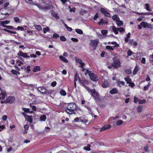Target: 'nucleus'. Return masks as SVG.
Returning a JSON list of instances; mask_svg holds the SVG:
<instances>
[{
    "label": "nucleus",
    "instance_id": "f257e3e1",
    "mask_svg": "<svg viewBox=\"0 0 153 153\" xmlns=\"http://www.w3.org/2000/svg\"><path fill=\"white\" fill-rule=\"evenodd\" d=\"M89 92L91 93V95L93 97L96 102H99L101 101L99 93L96 91L95 89H90L89 90Z\"/></svg>",
    "mask_w": 153,
    "mask_h": 153
},
{
    "label": "nucleus",
    "instance_id": "f03ea898",
    "mask_svg": "<svg viewBox=\"0 0 153 153\" xmlns=\"http://www.w3.org/2000/svg\"><path fill=\"white\" fill-rule=\"evenodd\" d=\"M78 80L80 83L82 84V86L85 88L89 92V90H90V89L85 85V84L88 85L89 84V82L84 78L82 79L81 80L79 79Z\"/></svg>",
    "mask_w": 153,
    "mask_h": 153
},
{
    "label": "nucleus",
    "instance_id": "7ed1b4c3",
    "mask_svg": "<svg viewBox=\"0 0 153 153\" xmlns=\"http://www.w3.org/2000/svg\"><path fill=\"white\" fill-rule=\"evenodd\" d=\"M99 43V40L98 39H96L94 40H91L89 45L93 47L94 49H95Z\"/></svg>",
    "mask_w": 153,
    "mask_h": 153
},
{
    "label": "nucleus",
    "instance_id": "20e7f679",
    "mask_svg": "<svg viewBox=\"0 0 153 153\" xmlns=\"http://www.w3.org/2000/svg\"><path fill=\"white\" fill-rule=\"evenodd\" d=\"M111 65L114 68H118L120 66V62L118 59L115 60L114 61V62Z\"/></svg>",
    "mask_w": 153,
    "mask_h": 153
},
{
    "label": "nucleus",
    "instance_id": "39448f33",
    "mask_svg": "<svg viewBox=\"0 0 153 153\" xmlns=\"http://www.w3.org/2000/svg\"><path fill=\"white\" fill-rule=\"evenodd\" d=\"M15 100V98L13 96L9 97L6 100L4 101L5 103H12Z\"/></svg>",
    "mask_w": 153,
    "mask_h": 153
},
{
    "label": "nucleus",
    "instance_id": "423d86ee",
    "mask_svg": "<svg viewBox=\"0 0 153 153\" xmlns=\"http://www.w3.org/2000/svg\"><path fill=\"white\" fill-rule=\"evenodd\" d=\"M89 75L90 79L94 81H96L98 80L97 75L93 73H89Z\"/></svg>",
    "mask_w": 153,
    "mask_h": 153
},
{
    "label": "nucleus",
    "instance_id": "0eeeda50",
    "mask_svg": "<svg viewBox=\"0 0 153 153\" xmlns=\"http://www.w3.org/2000/svg\"><path fill=\"white\" fill-rule=\"evenodd\" d=\"M112 29L113 31L115 34H117L118 33V31H119L120 32H122L124 31V29L123 27L119 28H116L114 26L113 27Z\"/></svg>",
    "mask_w": 153,
    "mask_h": 153
},
{
    "label": "nucleus",
    "instance_id": "6e6552de",
    "mask_svg": "<svg viewBox=\"0 0 153 153\" xmlns=\"http://www.w3.org/2000/svg\"><path fill=\"white\" fill-rule=\"evenodd\" d=\"M67 107L71 108L75 111L77 109L76 105L75 103H71L69 104L67 106Z\"/></svg>",
    "mask_w": 153,
    "mask_h": 153
},
{
    "label": "nucleus",
    "instance_id": "1a4fd4ad",
    "mask_svg": "<svg viewBox=\"0 0 153 153\" xmlns=\"http://www.w3.org/2000/svg\"><path fill=\"white\" fill-rule=\"evenodd\" d=\"M75 60L76 63H79L80 64V66H79V67L82 68L85 65V64L84 63L82 62V61L81 59L77 57H75Z\"/></svg>",
    "mask_w": 153,
    "mask_h": 153
},
{
    "label": "nucleus",
    "instance_id": "9d476101",
    "mask_svg": "<svg viewBox=\"0 0 153 153\" xmlns=\"http://www.w3.org/2000/svg\"><path fill=\"white\" fill-rule=\"evenodd\" d=\"M37 90L42 94H47L46 89L44 87H40L37 88Z\"/></svg>",
    "mask_w": 153,
    "mask_h": 153
},
{
    "label": "nucleus",
    "instance_id": "9b49d317",
    "mask_svg": "<svg viewBox=\"0 0 153 153\" xmlns=\"http://www.w3.org/2000/svg\"><path fill=\"white\" fill-rule=\"evenodd\" d=\"M101 12L103 13L106 16L109 17H110V13L105 9L103 8L101 9Z\"/></svg>",
    "mask_w": 153,
    "mask_h": 153
},
{
    "label": "nucleus",
    "instance_id": "f8f14e48",
    "mask_svg": "<svg viewBox=\"0 0 153 153\" xmlns=\"http://www.w3.org/2000/svg\"><path fill=\"white\" fill-rule=\"evenodd\" d=\"M35 4V5L36 6L39 8L41 9L45 10L47 9L46 6L45 5L41 4L38 3L37 4Z\"/></svg>",
    "mask_w": 153,
    "mask_h": 153
},
{
    "label": "nucleus",
    "instance_id": "ddd939ff",
    "mask_svg": "<svg viewBox=\"0 0 153 153\" xmlns=\"http://www.w3.org/2000/svg\"><path fill=\"white\" fill-rule=\"evenodd\" d=\"M75 110L67 107V109L65 110V112L69 114H72L74 113Z\"/></svg>",
    "mask_w": 153,
    "mask_h": 153
},
{
    "label": "nucleus",
    "instance_id": "4468645a",
    "mask_svg": "<svg viewBox=\"0 0 153 153\" xmlns=\"http://www.w3.org/2000/svg\"><path fill=\"white\" fill-rule=\"evenodd\" d=\"M6 96V93L1 91L0 94V100H3Z\"/></svg>",
    "mask_w": 153,
    "mask_h": 153
},
{
    "label": "nucleus",
    "instance_id": "2eb2a0df",
    "mask_svg": "<svg viewBox=\"0 0 153 153\" xmlns=\"http://www.w3.org/2000/svg\"><path fill=\"white\" fill-rule=\"evenodd\" d=\"M111 128V126L110 125H105L103 126L100 129V131H104L105 130L110 129Z\"/></svg>",
    "mask_w": 153,
    "mask_h": 153
},
{
    "label": "nucleus",
    "instance_id": "dca6fc26",
    "mask_svg": "<svg viewBox=\"0 0 153 153\" xmlns=\"http://www.w3.org/2000/svg\"><path fill=\"white\" fill-rule=\"evenodd\" d=\"M102 86V87L104 88H106L108 87L109 85L107 81H104L103 82Z\"/></svg>",
    "mask_w": 153,
    "mask_h": 153
},
{
    "label": "nucleus",
    "instance_id": "f3484780",
    "mask_svg": "<svg viewBox=\"0 0 153 153\" xmlns=\"http://www.w3.org/2000/svg\"><path fill=\"white\" fill-rule=\"evenodd\" d=\"M117 85L120 87H121L122 86L124 85L125 84V82H124L119 80L117 81Z\"/></svg>",
    "mask_w": 153,
    "mask_h": 153
},
{
    "label": "nucleus",
    "instance_id": "a211bd4d",
    "mask_svg": "<svg viewBox=\"0 0 153 153\" xmlns=\"http://www.w3.org/2000/svg\"><path fill=\"white\" fill-rule=\"evenodd\" d=\"M59 58L62 61L64 62L67 63L68 62V60L66 59V58L63 56H59Z\"/></svg>",
    "mask_w": 153,
    "mask_h": 153
},
{
    "label": "nucleus",
    "instance_id": "6ab92c4d",
    "mask_svg": "<svg viewBox=\"0 0 153 153\" xmlns=\"http://www.w3.org/2000/svg\"><path fill=\"white\" fill-rule=\"evenodd\" d=\"M34 26L35 27V28L39 31L41 30H42V27L40 25H34Z\"/></svg>",
    "mask_w": 153,
    "mask_h": 153
},
{
    "label": "nucleus",
    "instance_id": "aec40b11",
    "mask_svg": "<svg viewBox=\"0 0 153 153\" xmlns=\"http://www.w3.org/2000/svg\"><path fill=\"white\" fill-rule=\"evenodd\" d=\"M118 92V90L116 88H114L110 91V92L111 94H114L117 93Z\"/></svg>",
    "mask_w": 153,
    "mask_h": 153
},
{
    "label": "nucleus",
    "instance_id": "412c9836",
    "mask_svg": "<svg viewBox=\"0 0 153 153\" xmlns=\"http://www.w3.org/2000/svg\"><path fill=\"white\" fill-rule=\"evenodd\" d=\"M140 25L144 28H147L148 26V23L146 22H142L141 23Z\"/></svg>",
    "mask_w": 153,
    "mask_h": 153
},
{
    "label": "nucleus",
    "instance_id": "4be33fe9",
    "mask_svg": "<svg viewBox=\"0 0 153 153\" xmlns=\"http://www.w3.org/2000/svg\"><path fill=\"white\" fill-rule=\"evenodd\" d=\"M136 99L137 100V102H138L139 104H143V103H144L146 102V100H140L138 99L137 98H136Z\"/></svg>",
    "mask_w": 153,
    "mask_h": 153
},
{
    "label": "nucleus",
    "instance_id": "5701e85b",
    "mask_svg": "<svg viewBox=\"0 0 153 153\" xmlns=\"http://www.w3.org/2000/svg\"><path fill=\"white\" fill-rule=\"evenodd\" d=\"M112 19L114 20L116 22L117 21L119 20V17H118V16L117 15H114L112 17Z\"/></svg>",
    "mask_w": 153,
    "mask_h": 153
},
{
    "label": "nucleus",
    "instance_id": "b1692460",
    "mask_svg": "<svg viewBox=\"0 0 153 153\" xmlns=\"http://www.w3.org/2000/svg\"><path fill=\"white\" fill-rule=\"evenodd\" d=\"M139 70V67L137 66H136L135 68L134 69L133 71V74L134 75L136 74L137 73V72H138V71Z\"/></svg>",
    "mask_w": 153,
    "mask_h": 153
},
{
    "label": "nucleus",
    "instance_id": "393cba45",
    "mask_svg": "<svg viewBox=\"0 0 153 153\" xmlns=\"http://www.w3.org/2000/svg\"><path fill=\"white\" fill-rule=\"evenodd\" d=\"M40 70L39 66H35L33 69V71L34 72H36Z\"/></svg>",
    "mask_w": 153,
    "mask_h": 153
},
{
    "label": "nucleus",
    "instance_id": "a878e982",
    "mask_svg": "<svg viewBox=\"0 0 153 153\" xmlns=\"http://www.w3.org/2000/svg\"><path fill=\"white\" fill-rule=\"evenodd\" d=\"M125 80L127 83H130L131 82V80L129 76H127L124 78Z\"/></svg>",
    "mask_w": 153,
    "mask_h": 153
},
{
    "label": "nucleus",
    "instance_id": "bb28decb",
    "mask_svg": "<svg viewBox=\"0 0 153 153\" xmlns=\"http://www.w3.org/2000/svg\"><path fill=\"white\" fill-rule=\"evenodd\" d=\"M29 127V126L28 125H26L24 126V133H27Z\"/></svg>",
    "mask_w": 153,
    "mask_h": 153
},
{
    "label": "nucleus",
    "instance_id": "cd10ccee",
    "mask_svg": "<svg viewBox=\"0 0 153 153\" xmlns=\"http://www.w3.org/2000/svg\"><path fill=\"white\" fill-rule=\"evenodd\" d=\"M10 23V21L9 20H7L4 21H2L1 22V24L3 27L4 25H5L9 24Z\"/></svg>",
    "mask_w": 153,
    "mask_h": 153
},
{
    "label": "nucleus",
    "instance_id": "c85d7f7f",
    "mask_svg": "<svg viewBox=\"0 0 153 153\" xmlns=\"http://www.w3.org/2000/svg\"><path fill=\"white\" fill-rule=\"evenodd\" d=\"M40 119L41 121H45L46 119V116L45 115H42L40 116Z\"/></svg>",
    "mask_w": 153,
    "mask_h": 153
},
{
    "label": "nucleus",
    "instance_id": "c756f323",
    "mask_svg": "<svg viewBox=\"0 0 153 153\" xmlns=\"http://www.w3.org/2000/svg\"><path fill=\"white\" fill-rule=\"evenodd\" d=\"M143 107L141 105H139L137 107V111L138 113L141 112L142 111Z\"/></svg>",
    "mask_w": 153,
    "mask_h": 153
},
{
    "label": "nucleus",
    "instance_id": "7c9ffc66",
    "mask_svg": "<svg viewBox=\"0 0 153 153\" xmlns=\"http://www.w3.org/2000/svg\"><path fill=\"white\" fill-rule=\"evenodd\" d=\"M27 120L29 121L30 123H31L33 122L32 116H28L27 115Z\"/></svg>",
    "mask_w": 153,
    "mask_h": 153
},
{
    "label": "nucleus",
    "instance_id": "2f4dec72",
    "mask_svg": "<svg viewBox=\"0 0 153 153\" xmlns=\"http://www.w3.org/2000/svg\"><path fill=\"white\" fill-rule=\"evenodd\" d=\"M14 21L16 23H20L21 21L18 17H15L14 18Z\"/></svg>",
    "mask_w": 153,
    "mask_h": 153
},
{
    "label": "nucleus",
    "instance_id": "473e14b6",
    "mask_svg": "<svg viewBox=\"0 0 153 153\" xmlns=\"http://www.w3.org/2000/svg\"><path fill=\"white\" fill-rule=\"evenodd\" d=\"M124 72L127 74H130L131 72V71L129 69H126L124 71Z\"/></svg>",
    "mask_w": 153,
    "mask_h": 153
},
{
    "label": "nucleus",
    "instance_id": "72a5a7b5",
    "mask_svg": "<svg viewBox=\"0 0 153 153\" xmlns=\"http://www.w3.org/2000/svg\"><path fill=\"white\" fill-rule=\"evenodd\" d=\"M3 27H6L9 29H11L12 30H13L14 29H16V28H15L13 27V26H9L7 25H4V26H3Z\"/></svg>",
    "mask_w": 153,
    "mask_h": 153
},
{
    "label": "nucleus",
    "instance_id": "f704fd0d",
    "mask_svg": "<svg viewBox=\"0 0 153 153\" xmlns=\"http://www.w3.org/2000/svg\"><path fill=\"white\" fill-rule=\"evenodd\" d=\"M51 14L52 16L54 17L56 19H58L59 18V16H57V13L54 12H52L51 13Z\"/></svg>",
    "mask_w": 153,
    "mask_h": 153
},
{
    "label": "nucleus",
    "instance_id": "c9c22d12",
    "mask_svg": "<svg viewBox=\"0 0 153 153\" xmlns=\"http://www.w3.org/2000/svg\"><path fill=\"white\" fill-rule=\"evenodd\" d=\"M123 123V121L121 120H119L116 122V124L117 126H120Z\"/></svg>",
    "mask_w": 153,
    "mask_h": 153
},
{
    "label": "nucleus",
    "instance_id": "e433bc0d",
    "mask_svg": "<svg viewBox=\"0 0 153 153\" xmlns=\"http://www.w3.org/2000/svg\"><path fill=\"white\" fill-rule=\"evenodd\" d=\"M116 23L118 26H121L123 24V22L121 21H120L119 20L116 22Z\"/></svg>",
    "mask_w": 153,
    "mask_h": 153
},
{
    "label": "nucleus",
    "instance_id": "4c0bfd02",
    "mask_svg": "<svg viewBox=\"0 0 153 153\" xmlns=\"http://www.w3.org/2000/svg\"><path fill=\"white\" fill-rule=\"evenodd\" d=\"M146 7L145 8L146 10L148 11H151V10L149 8V6L148 4H145Z\"/></svg>",
    "mask_w": 153,
    "mask_h": 153
},
{
    "label": "nucleus",
    "instance_id": "58836bf2",
    "mask_svg": "<svg viewBox=\"0 0 153 153\" xmlns=\"http://www.w3.org/2000/svg\"><path fill=\"white\" fill-rule=\"evenodd\" d=\"M60 94L63 96H65L66 95V93L65 90H61L60 91Z\"/></svg>",
    "mask_w": 153,
    "mask_h": 153
},
{
    "label": "nucleus",
    "instance_id": "ea45409f",
    "mask_svg": "<svg viewBox=\"0 0 153 153\" xmlns=\"http://www.w3.org/2000/svg\"><path fill=\"white\" fill-rule=\"evenodd\" d=\"M90 145L88 144L87 146H85L84 147V149L86 150L90 151Z\"/></svg>",
    "mask_w": 153,
    "mask_h": 153
},
{
    "label": "nucleus",
    "instance_id": "a19ab883",
    "mask_svg": "<svg viewBox=\"0 0 153 153\" xmlns=\"http://www.w3.org/2000/svg\"><path fill=\"white\" fill-rule=\"evenodd\" d=\"M43 33H46L47 32H48L49 30V28L47 27L46 28H44L43 29Z\"/></svg>",
    "mask_w": 153,
    "mask_h": 153
},
{
    "label": "nucleus",
    "instance_id": "79ce46f5",
    "mask_svg": "<svg viewBox=\"0 0 153 153\" xmlns=\"http://www.w3.org/2000/svg\"><path fill=\"white\" fill-rule=\"evenodd\" d=\"M76 31L78 34H83V32L82 31L79 29H76Z\"/></svg>",
    "mask_w": 153,
    "mask_h": 153
},
{
    "label": "nucleus",
    "instance_id": "37998d69",
    "mask_svg": "<svg viewBox=\"0 0 153 153\" xmlns=\"http://www.w3.org/2000/svg\"><path fill=\"white\" fill-rule=\"evenodd\" d=\"M150 85V84L149 83L147 85H146V86H144V91H146L147 90H148L149 89Z\"/></svg>",
    "mask_w": 153,
    "mask_h": 153
},
{
    "label": "nucleus",
    "instance_id": "c03bdc74",
    "mask_svg": "<svg viewBox=\"0 0 153 153\" xmlns=\"http://www.w3.org/2000/svg\"><path fill=\"white\" fill-rule=\"evenodd\" d=\"M149 61L150 62L152 63L153 62V54L150 55L149 57Z\"/></svg>",
    "mask_w": 153,
    "mask_h": 153
},
{
    "label": "nucleus",
    "instance_id": "a18cd8bd",
    "mask_svg": "<svg viewBox=\"0 0 153 153\" xmlns=\"http://www.w3.org/2000/svg\"><path fill=\"white\" fill-rule=\"evenodd\" d=\"M101 32L103 35H104L107 34L108 31L106 30H103L101 31Z\"/></svg>",
    "mask_w": 153,
    "mask_h": 153
},
{
    "label": "nucleus",
    "instance_id": "49530a36",
    "mask_svg": "<svg viewBox=\"0 0 153 153\" xmlns=\"http://www.w3.org/2000/svg\"><path fill=\"white\" fill-rule=\"evenodd\" d=\"M111 44L113 45H114V47H119V45L117 44L116 42H111Z\"/></svg>",
    "mask_w": 153,
    "mask_h": 153
},
{
    "label": "nucleus",
    "instance_id": "de8ad7c7",
    "mask_svg": "<svg viewBox=\"0 0 153 153\" xmlns=\"http://www.w3.org/2000/svg\"><path fill=\"white\" fill-rule=\"evenodd\" d=\"M106 48L108 50H111L113 51L114 50L113 48L111 46H107L106 47Z\"/></svg>",
    "mask_w": 153,
    "mask_h": 153
},
{
    "label": "nucleus",
    "instance_id": "09e8293b",
    "mask_svg": "<svg viewBox=\"0 0 153 153\" xmlns=\"http://www.w3.org/2000/svg\"><path fill=\"white\" fill-rule=\"evenodd\" d=\"M60 39L62 41H65L66 40L65 38L63 36H62L60 37Z\"/></svg>",
    "mask_w": 153,
    "mask_h": 153
},
{
    "label": "nucleus",
    "instance_id": "8fccbe9b",
    "mask_svg": "<svg viewBox=\"0 0 153 153\" xmlns=\"http://www.w3.org/2000/svg\"><path fill=\"white\" fill-rule=\"evenodd\" d=\"M22 56L24 57H29L30 56H28L26 53H24L22 54Z\"/></svg>",
    "mask_w": 153,
    "mask_h": 153
},
{
    "label": "nucleus",
    "instance_id": "3c124183",
    "mask_svg": "<svg viewBox=\"0 0 153 153\" xmlns=\"http://www.w3.org/2000/svg\"><path fill=\"white\" fill-rule=\"evenodd\" d=\"M56 84V81H54L52 82L51 84V85L52 87H54L55 86Z\"/></svg>",
    "mask_w": 153,
    "mask_h": 153
},
{
    "label": "nucleus",
    "instance_id": "603ef678",
    "mask_svg": "<svg viewBox=\"0 0 153 153\" xmlns=\"http://www.w3.org/2000/svg\"><path fill=\"white\" fill-rule=\"evenodd\" d=\"M17 29L18 30H24V28L23 27L19 26L17 27Z\"/></svg>",
    "mask_w": 153,
    "mask_h": 153
},
{
    "label": "nucleus",
    "instance_id": "864d4df0",
    "mask_svg": "<svg viewBox=\"0 0 153 153\" xmlns=\"http://www.w3.org/2000/svg\"><path fill=\"white\" fill-rule=\"evenodd\" d=\"M129 84L128 85V86H131V87L133 88L134 86H135V85L132 82H131L130 83H129Z\"/></svg>",
    "mask_w": 153,
    "mask_h": 153
},
{
    "label": "nucleus",
    "instance_id": "5fc2aeb1",
    "mask_svg": "<svg viewBox=\"0 0 153 153\" xmlns=\"http://www.w3.org/2000/svg\"><path fill=\"white\" fill-rule=\"evenodd\" d=\"M23 109L25 112H30V109L29 108H23Z\"/></svg>",
    "mask_w": 153,
    "mask_h": 153
},
{
    "label": "nucleus",
    "instance_id": "6e6d98bb",
    "mask_svg": "<svg viewBox=\"0 0 153 153\" xmlns=\"http://www.w3.org/2000/svg\"><path fill=\"white\" fill-rule=\"evenodd\" d=\"M59 35L56 33H54V34L53 36V38H57L59 37Z\"/></svg>",
    "mask_w": 153,
    "mask_h": 153
},
{
    "label": "nucleus",
    "instance_id": "4d7b16f0",
    "mask_svg": "<svg viewBox=\"0 0 153 153\" xmlns=\"http://www.w3.org/2000/svg\"><path fill=\"white\" fill-rule=\"evenodd\" d=\"M7 117L6 115H4L2 117V119L3 120H5L7 119Z\"/></svg>",
    "mask_w": 153,
    "mask_h": 153
},
{
    "label": "nucleus",
    "instance_id": "13d9d810",
    "mask_svg": "<svg viewBox=\"0 0 153 153\" xmlns=\"http://www.w3.org/2000/svg\"><path fill=\"white\" fill-rule=\"evenodd\" d=\"M71 40L73 42H77L78 41V39L76 38H71Z\"/></svg>",
    "mask_w": 153,
    "mask_h": 153
},
{
    "label": "nucleus",
    "instance_id": "bf43d9fd",
    "mask_svg": "<svg viewBox=\"0 0 153 153\" xmlns=\"http://www.w3.org/2000/svg\"><path fill=\"white\" fill-rule=\"evenodd\" d=\"M23 53L22 51H19L17 54L19 56H22Z\"/></svg>",
    "mask_w": 153,
    "mask_h": 153
},
{
    "label": "nucleus",
    "instance_id": "052dcab7",
    "mask_svg": "<svg viewBox=\"0 0 153 153\" xmlns=\"http://www.w3.org/2000/svg\"><path fill=\"white\" fill-rule=\"evenodd\" d=\"M30 66L29 65L27 66V73H29V72H30Z\"/></svg>",
    "mask_w": 153,
    "mask_h": 153
},
{
    "label": "nucleus",
    "instance_id": "680f3d73",
    "mask_svg": "<svg viewBox=\"0 0 153 153\" xmlns=\"http://www.w3.org/2000/svg\"><path fill=\"white\" fill-rule=\"evenodd\" d=\"M79 120V117H76L74 120V121L75 122H78Z\"/></svg>",
    "mask_w": 153,
    "mask_h": 153
},
{
    "label": "nucleus",
    "instance_id": "e2e57ef3",
    "mask_svg": "<svg viewBox=\"0 0 153 153\" xmlns=\"http://www.w3.org/2000/svg\"><path fill=\"white\" fill-rule=\"evenodd\" d=\"M132 51L129 50L127 52V54L128 56H131L132 55Z\"/></svg>",
    "mask_w": 153,
    "mask_h": 153
},
{
    "label": "nucleus",
    "instance_id": "0e129e2a",
    "mask_svg": "<svg viewBox=\"0 0 153 153\" xmlns=\"http://www.w3.org/2000/svg\"><path fill=\"white\" fill-rule=\"evenodd\" d=\"M144 15H153V13H151L147 12L144 13Z\"/></svg>",
    "mask_w": 153,
    "mask_h": 153
},
{
    "label": "nucleus",
    "instance_id": "69168bd1",
    "mask_svg": "<svg viewBox=\"0 0 153 153\" xmlns=\"http://www.w3.org/2000/svg\"><path fill=\"white\" fill-rule=\"evenodd\" d=\"M147 26H148L147 28H150V29L152 28V25L148 23Z\"/></svg>",
    "mask_w": 153,
    "mask_h": 153
},
{
    "label": "nucleus",
    "instance_id": "338daca9",
    "mask_svg": "<svg viewBox=\"0 0 153 153\" xmlns=\"http://www.w3.org/2000/svg\"><path fill=\"white\" fill-rule=\"evenodd\" d=\"M11 72L13 74H17V73H16L17 71L14 70H11Z\"/></svg>",
    "mask_w": 153,
    "mask_h": 153
},
{
    "label": "nucleus",
    "instance_id": "774afa93",
    "mask_svg": "<svg viewBox=\"0 0 153 153\" xmlns=\"http://www.w3.org/2000/svg\"><path fill=\"white\" fill-rule=\"evenodd\" d=\"M150 78L148 75L147 76V78H146V80L147 81H149L150 80Z\"/></svg>",
    "mask_w": 153,
    "mask_h": 153
}]
</instances>
